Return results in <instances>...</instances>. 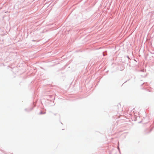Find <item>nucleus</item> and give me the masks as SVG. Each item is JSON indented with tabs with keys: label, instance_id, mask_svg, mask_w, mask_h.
Here are the masks:
<instances>
[{
	"label": "nucleus",
	"instance_id": "nucleus-20",
	"mask_svg": "<svg viewBox=\"0 0 154 154\" xmlns=\"http://www.w3.org/2000/svg\"><path fill=\"white\" fill-rule=\"evenodd\" d=\"M32 41L33 42H34V41H35V40H32Z\"/></svg>",
	"mask_w": 154,
	"mask_h": 154
},
{
	"label": "nucleus",
	"instance_id": "nucleus-19",
	"mask_svg": "<svg viewBox=\"0 0 154 154\" xmlns=\"http://www.w3.org/2000/svg\"><path fill=\"white\" fill-rule=\"evenodd\" d=\"M119 152L120 153V150H119Z\"/></svg>",
	"mask_w": 154,
	"mask_h": 154
},
{
	"label": "nucleus",
	"instance_id": "nucleus-22",
	"mask_svg": "<svg viewBox=\"0 0 154 154\" xmlns=\"http://www.w3.org/2000/svg\"><path fill=\"white\" fill-rule=\"evenodd\" d=\"M60 123L62 124H63V123L61 122H60Z\"/></svg>",
	"mask_w": 154,
	"mask_h": 154
},
{
	"label": "nucleus",
	"instance_id": "nucleus-6",
	"mask_svg": "<svg viewBox=\"0 0 154 154\" xmlns=\"http://www.w3.org/2000/svg\"><path fill=\"white\" fill-rule=\"evenodd\" d=\"M46 103H48V104H51V103L52 102L51 100H49L48 99H47L46 101Z\"/></svg>",
	"mask_w": 154,
	"mask_h": 154
},
{
	"label": "nucleus",
	"instance_id": "nucleus-1",
	"mask_svg": "<svg viewBox=\"0 0 154 154\" xmlns=\"http://www.w3.org/2000/svg\"><path fill=\"white\" fill-rule=\"evenodd\" d=\"M127 64L130 68L131 67V69H132L133 67H135L137 65L136 64L133 63H127Z\"/></svg>",
	"mask_w": 154,
	"mask_h": 154
},
{
	"label": "nucleus",
	"instance_id": "nucleus-14",
	"mask_svg": "<svg viewBox=\"0 0 154 154\" xmlns=\"http://www.w3.org/2000/svg\"><path fill=\"white\" fill-rule=\"evenodd\" d=\"M144 122V120L142 119V121H140V122H139V123H141V122Z\"/></svg>",
	"mask_w": 154,
	"mask_h": 154
},
{
	"label": "nucleus",
	"instance_id": "nucleus-2",
	"mask_svg": "<svg viewBox=\"0 0 154 154\" xmlns=\"http://www.w3.org/2000/svg\"><path fill=\"white\" fill-rule=\"evenodd\" d=\"M154 126L151 129H150L149 128H146L144 131L145 133V134H148V133H150L151 131L153 129V128H154Z\"/></svg>",
	"mask_w": 154,
	"mask_h": 154
},
{
	"label": "nucleus",
	"instance_id": "nucleus-8",
	"mask_svg": "<svg viewBox=\"0 0 154 154\" xmlns=\"http://www.w3.org/2000/svg\"><path fill=\"white\" fill-rule=\"evenodd\" d=\"M47 96L48 97L47 98H51L52 97H53V95H52L49 94V95H47Z\"/></svg>",
	"mask_w": 154,
	"mask_h": 154
},
{
	"label": "nucleus",
	"instance_id": "nucleus-7",
	"mask_svg": "<svg viewBox=\"0 0 154 154\" xmlns=\"http://www.w3.org/2000/svg\"><path fill=\"white\" fill-rule=\"evenodd\" d=\"M46 113L45 112H43L42 110H41L39 113V115H42L45 114Z\"/></svg>",
	"mask_w": 154,
	"mask_h": 154
},
{
	"label": "nucleus",
	"instance_id": "nucleus-18",
	"mask_svg": "<svg viewBox=\"0 0 154 154\" xmlns=\"http://www.w3.org/2000/svg\"><path fill=\"white\" fill-rule=\"evenodd\" d=\"M54 115L55 116H56V115H57V114H54Z\"/></svg>",
	"mask_w": 154,
	"mask_h": 154
},
{
	"label": "nucleus",
	"instance_id": "nucleus-4",
	"mask_svg": "<svg viewBox=\"0 0 154 154\" xmlns=\"http://www.w3.org/2000/svg\"><path fill=\"white\" fill-rule=\"evenodd\" d=\"M136 63L137 65V61L135 59L131 60L129 61V63Z\"/></svg>",
	"mask_w": 154,
	"mask_h": 154
},
{
	"label": "nucleus",
	"instance_id": "nucleus-21",
	"mask_svg": "<svg viewBox=\"0 0 154 154\" xmlns=\"http://www.w3.org/2000/svg\"><path fill=\"white\" fill-rule=\"evenodd\" d=\"M108 71H108V70L106 72H108Z\"/></svg>",
	"mask_w": 154,
	"mask_h": 154
},
{
	"label": "nucleus",
	"instance_id": "nucleus-16",
	"mask_svg": "<svg viewBox=\"0 0 154 154\" xmlns=\"http://www.w3.org/2000/svg\"><path fill=\"white\" fill-rule=\"evenodd\" d=\"M146 91H149V89H146Z\"/></svg>",
	"mask_w": 154,
	"mask_h": 154
},
{
	"label": "nucleus",
	"instance_id": "nucleus-23",
	"mask_svg": "<svg viewBox=\"0 0 154 154\" xmlns=\"http://www.w3.org/2000/svg\"><path fill=\"white\" fill-rule=\"evenodd\" d=\"M146 123H145V122H144V124H146Z\"/></svg>",
	"mask_w": 154,
	"mask_h": 154
},
{
	"label": "nucleus",
	"instance_id": "nucleus-11",
	"mask_svg": "<svg viewBox=\"0 0 154 154\" xmlns=\"http://www.w3.org/2000/svg\"><path fill=\"white\" fill-rule=\"evenodd\" d=\"M134 117H135V119H134V121H136L137 120V118H140V117L139 116L138 117H137V116H134Z\"/></svg>",
	"mask_w": 154,
	"mask_h": 154
},
{
	"label": "nucleus",
	"instance_id": "nucleus-9",
	"mask_svg": "<svg viewBox=\"0 0 154 154\" xmlns=\"http://www.w3.org/2000/svg\"><path fill=\"white\" fill-rule=\"evenodd\" d=\"M126 57L128 59V62L127 63H129V61H130L131 60L130 58L128 56H127Z\"/></svg>",
	"mask_w": 154,
	"mask_h": 154
},
{
	"label": "nucleus",
	"instance_id": "nucleus-3",
	"mask_svg": "<svg viewBox=\"0 0 154 154\" xmlns=\"http://www.w3.org/2000/svg\"><path fill=\"white\" fill-rule=\"evenodd\" d=\"M34 107V106H33V107L29 109L26 108L24 109V110L27 112H29L30 111H31L32 110Z\"/></svg>",
	"mask_w": 154,
	"mask_h": 154
},
{
	"label": "nucleus",
	"instance_id": "nucleus-12",
	"mask_svg": "<svg viewBox=\"0 0 154 154\" xmlns=\"http://www.w3.org/2000/svg\"><path fill=\"white\" fill-rule=\"evenodd\" d=\"M50 91L48 90V91H46V94H50Z\"/></svg>",
	"mask_w": 154,
	"mask_h": 154
},
{
	"label": "nucleus",
	"instance_id": "nucleus-13",
	"mask_svg": "<svg viewBox=\"0 0 154 154\" xmlns=\"http://www.w3.org/2000/svg\"><path fill=\"white\" fill-rule=\"evenodd\" d=\"M146 84H147V83H143L141 85L142 86L143 85H146Z\"/></svg>",
	"mask_w": 154,
	"mask_h": 154
},
{
	"label": "nucleus",
	"instance_id": "nucleus-10",
	"mask_svg": "<svg viewBox=\"0 0 154 154\" xmlns=\"http://www.w3.org/2000/svg\"><path fill=\"white\" fill-rule=\"evenodd\" d=\"M103 56H105L107 55L106 52V51L103 52Z\"/></svg>",
	"mask_w": 154,
	"mask_h": 154
},
{
	"label": "nucleus",
	"instance_id": "nucleus-17",
	"mask_svg": "<svg viewBox=\"0 0 154 154\" xmlns=\"http://www.w3.org/2000/svg\"><path fill=\"white\" fill-rule=\"evenodd\" d=\"M128 81V80H127V81H125V82H124V83H123V84H124V83H125L126 82H127V81Z\"/></svg>",
	"mask_w": 154,
	"mask_h": 154
},
{
	"label": "nucleus",
	"instance_id": "nucleus-5",
	"mask_svg": "<svg viewBox=\"0 0 154 154\" xmlns=\"http://www.w3.org/2000/svg\"><path fill=\"white\" fill-rule=\"evenodd\" d=\"M116 150H115L114 149H112V150L110 152V154H116Z\"/></svg>",
	"mask_w": 154,
	"mask_h": 154
},
{
	"label": "nucleus",
	"instance_id": "nucleus-15",
	"mask_svg": "<svg viewBox=\"0 0 154 154\" xmlns=\"http://www.w3.org/2000/svg\"><path fill=\"white\" fill-rule=\"evenodd\" d=\"M55 104V103H54V104H51V106H54V105Z\"/></svg>",
	"mask_w": 154,
	"mask_h": 154
}]
</instances>
